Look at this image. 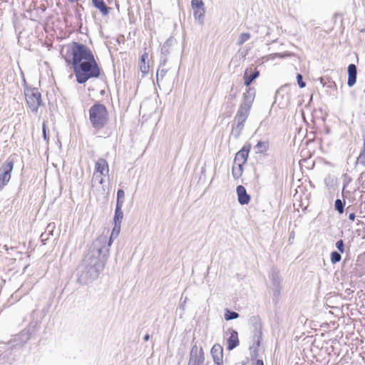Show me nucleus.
<instances>
[{"label": "nucleus", "instance_id": "4c0bfd02", "mask_svg": "<svg viewBox=\"0 0 365 365\" xmlns=\"http://www.w3.org/2000/svg\"><path fill=\"white\" fill-rule=\"evenodd\" d=\"M295 237V233L292 230L289 233V240H288V242H289V244H292L294 239Z\"/></svg>", "mask_w": 365, "mask_h": 365}, {"label": "nucleus", "instance_id": "c9c22d12", "mask_svg": "<svg viewBox=\"0 0 365 365\" xmlns=\"http://www.w3.org/2000/svg\"><path fill=\"white\" fill-rule=\"evenodd\" d=\"M42 130H43V139H44L46 142H48V137L47 133H46V122H43V123Z\"/></svg>", "mask_w": 365, "mask_h": 365}, {"label": "nucleus", "instance_id": "393cba45", "mask_svg": "<svg viewBox=\"0 0 365 365\" xmlns=\"http://www.w3.org/2000/svg\"><path fill=\"white\" fill-rule=\"evenodd\" d=\"M336 179L333 175H328L324 178V184L329 189L334 187L336 185Z\"/></svg>", "mask_w": 365, "mask_h": 365}, {"label": "nucleus", "instance_id": "39448f33", "mask_svg": "<svg viewBox=\"0 0 365 365\" xmlns=\"http://www.w3.org/2000/svg\"><path fill=\"white\" fill-rule=\"evenodd\" d=\"M24 94L26 103L33 113H37L42 105L41 94L36 88H25Z\"/></svg>", "mask_w": 365, "mask_h": 365}, {"label": "nucleus", "instance_id": "423d86ee", "mask_svg": "<svg viewBox=\"0 0 365 365\" xmlns=\"http://www.w3.org/2000/svg\"><path fill=\"white\" fill-rule=\"evenodd\" d=\"M14 165V160L11 156L9 157L0 168V190H1L10 181L11 171Z\"/></svg>", "mask_w": 365, "mask_h": 365}, {"label": "nucleus", "instance_id": "7c9ffc66", "mask_svg": "<svg viewBox=\"0 0 365 365\" xmlns=\"http://www.w3.org/2000/svg\"><path fill=\"white\" fill-rule=\"evenodd\" d=\"M357 163L362 165H365V138L364 140V148L357 158Z\"/></svg>", "mask_w": 365, "mask_h": 365}, {"label": "nucleus", "instance_id": "6ab92c4d", "mask_svg": "<svg viewBox=\"0 0 365 365\" xmlns=\"http://www.w3.org/2000/svg\"><path fill=\"white\" fill-rule=\"evenodd\" d=\"M149 55L145 52L140 58V70L143 76L146 75L149 72Z\"/></svg>", "mask_w": 365, "mask_h": 365}, {"label": "nucleus", "instance_id": "58836bf2", "mask_svg": "<svg viewBox=\"0 0 365 365\" xmlns=\"http://www.w3.org/2000/svg\"><path fill=\"white\" fill-rule=\"evenodd\" d=\"M253 365H264V362L262 359H257L256 361L253 364Z\"/></svg>", "mask_w": 365, "mask_h": 365}, {"label": "nucleus", "instance_id": "cd10ccee", "mask_svg": "<svg viewBox=\"0 0 365 365\" xmlns=\"http://www.w3.org/2000/svg\"><path fill=\"white\" fill-rule=\"evenodd\" d=\"M344 205L345 202L340 199H336L334 202L335 210L339 212V213L341 214L344 211Z\"/></svg>", "mask_w": 365, "mask_h": 365}, {"label": "nucleus", "instance_id": "72a5a7b5", "mask_svg": "<svg viewBox=\"0 0 365 365\" xmlns=\"http://www.w3.org/2000/svg\"><path fill=\"white\" fill-rule=\"evenodd\" d=\"M336 247L339 250V252H344V243L342 240H339L336 242Z\"/></svg>", "mask_w": 365, "mask_h": 365}, {"label": "nucleus", "instance_id": "0eeeda50", "mask_svg": "<svg viewBox=\"0 0 365 365\" xmlns=\"http://www.w3.org/2000/svg\"><path fill=\"white\" fill-rule=\"evenodd\" d=\"M205 360L202 348L198 349L194 345L190 351L188 365H202Z\"/></svg>", "mask_w": 365, "mask_h": 365}, {"label": "nucleus", "instance_id": "37998d69", "mask_svg": "<svg viewBox=\"0 0 365 365\" xmlns=\"http://www.w3.org/2000/svg\"><path fill=\"white\" fill-rule=\"evenodd\" d=\"M257 345L259 346V340L258 339L257 341Z\"/></svg>", "mask_w": 365, "mask_h": 365}, {"label": "nucleus", "instance_id": "e433bc0d", "mask_svg": "<svg viewBox=\"0 0 365 365\" xmlns=\"http://www.w3.org/2000/svg\"><path fill=\"white\" fill-rule=\"evenodd\" d=\"M168 56L161 55L160 66H164L168 61Z\"/></svg>", "mask_w": 365, "mask_h": 365}, {"label": "nucleus", "instance_id": "6e6552de", "mask_svg": "<svg viewBox=\"0 0 365 365\" xmlns=\"http://www.w3.org/2000/svg\"><path fill=\"white\" fill-rule=\"evenodd\" d=\"M122 207L123 206H120V205H116L115 206V215H114V218H113V220H114V222H115V226H114V227L113 229L111 235L110 237V239L111 238V241L112 242H113V237L115 232L116 236H117L118 235L119 232H120V224H121L122 219H123V210H122Z\"/></svg>", "mask_w": 365, "mask_h": 365}, {"label": "nucleus", "instance_id": "f704fd0d", "mask_svg": "<svg viewBox=\"0 0 365 365\" xmlns=\"http://www.w3.org/2000/svg\"><path fill=\"white\" fill-rule=\"evenodd\" d=\"M297 81L299 88H303L306 86V83L303 81L302 76L299 73L297 75Z\"/></svg>", "mask_w": 365, "mask_h": 365}, {"label": "nucleus", "instance_id": "5701e85b", "mask_svg": "<svg viewBox=\"0 0 365 365\" xmlns=\"http://www.w3.org/2000/svg\"><path fill=\"white\" fill-rule=\"evenodd\" d=\"M243 165H235L232 166V173L235 179H238L242 175Z\"/></svg>", "mask_w": 365, "mask_h": 365}, {"label": "nucleus", "instance_id": "f8f14e48", "mask_svg": "<svg viewBox=\"0 0 365 365\" xmlns=\"http://www.w3.org/2000/svg\"><path fill=\"white\" fill-rule=\"evenodd\" d=\"M236 190L239 203L242 205H247L250 201V196L247 194L245 187L238 185Z\"/></svg>", "mask_w": 365, "mask_h": 365}, {"label": "nucleus", "instance_id": "4468645a", "mask_svg": "<svg viewBox=\"0 0 365 365\" xmlns=\"http://www.w3.org/2000/svg\"><path fill=\"white\" fill-rule=\"evenodd\" d=\"M229 332L230 334V336L227 339V349L232 350L236 348L239 345V339H238V333L237 331L230 329Z\"/></svg>", "mask_w": 365, "mask_h": 365}, {"label": "nucleus", "instance_id": "f257e3e1", "mask_svg": "<svg viewBox=\"0 0 365 365\" xmlns=\"http://www.w3.org/2000/svg\"><path fill=\"white\" fill-rule=\"evenodd\" d=\"M111 245V238L108 240L105 235L93 242L77 269L80 284H89L98 277L104 269Z\"/></svg>", "mask_w": 365, "mask_h": 365}, {"label": "nucleus", "instance_id": "ea45409f", "mask_svg": "<svg viewBox=\"0 0 365 365\" xmlns=\"http://www.w3.org/2000/svg\"><path fill=\"white\" fill-rule=\"evenodd\" d=\"M356 215L354 212H351L349 215V219L351 221H354L355 220Z\"/></svg>", "mask_w": 365, "mask_h": 365}, {"label": "nucleus", "instance_id": "9d476101", "mask_svg": "<svg viewBox=\"0 0 365 365\" xmlns=\"http://www.w3.org/2000/svg\"><path fill=\"white\" fill-rule=\"evenodd\" d=\"M191 6L193 9V15L196 19L200 20L205 16V4L202 0H192Z\"/></svg>", "mask_w": 365, "mask_h": 365}, {"label": "nucleus", "instance_id": "f03ea898", "mask_svg": "<svg viewBox=\"0 0 365 365\" xmlns=\"http://www.w3.org/2000/svg\"><path fill=\"white\" fill-rule=\"evenodd\" d=\"M69 48L72 58L69 60L66 58V61L72 64L78 83L83 84L88 80L101 76V69L91 50L87 46L73 41Z\"/></svg>", "mask_w": 365, "mask_h": 365}, {"label": "nucleus", "instance_id": "f3484780", "mask_svg": "<svg viewBox=\"0 0 365 365\" xmlns=\"http://www.w3.org/2000/svg\"><path fill=\"white\" fill-rule=\"evenodd\" d=\"M259 76V71L257 68L253 71L252 68L250 71L247 69L244 74L245 85L248 87Z\"/></svg>", "mask_w": 365, "mask_h": 365}, {"label": "nucleus", "instance_id": "79ce46f5", "mask_svg": "<svg viewBox=\"0 0 365 365\" xmlns=\"http://www.w3.org/2000/svg\"><path fill=\"white\" fill-rule=\"evenodd\" d=\"M320 82H321V83L323 85V86H325V83H326L324 81V78H320Z\"/></svg>", "mask_w": 365, "mask_h": 365}, {"label": "nucleus", "instance_id": "b1692460", "mask_svg": "<svg viewBox=\"0 0 365 365\" xmlns=\"http://www.w3.org/2000/svg\"><path fill=\"white\" fill-rule=\"evenodd\" d=\"M106 175L99 174V173H93L92 178V186L93 187L96 183L100 185H103L105 182L103 176Z\"/></svg>", "mask_w": 365, "mask_h": 365}, {"label": "nucleus", "instance_id": "473e14b6", "mask_svg": "<svg viewBox=\"0 0 365 365\" xmlns=\"http://www.w3.org/2000/svg\"><path fill=\"white\" fill-rule=\"evenodd\" d=\"M167 73V70L164 68H160V67L158 69L156 73V81L158 83L160 78L163 79Z\"/></svg>", "mask_w": 365, "mask_h": 365}, {"label": "nucleus", "instance_id": "c756f323", "mask_svg": "<svg viewBox=\"0 0 365 365\" xmlns=\"http://www.w3.org/2000/svg\"><path fill=\"white\" fill-rule=\"evenodd\" d=\"M341 259V254L336 251H333L331 253V262L332 264H336Z\"/></svg>", "mask_w": 365, "mask_h": 365}, {"label": "nucleus", "instance_id": "a19ab883", "mask_svg": "<svg viewBox=\"0 0 365 365\" xmlns=\"http://www.w3.org/2000/svg\"><path fill=\"white\" fill-rule=\"evenodd\" d=\"M150 339V335L148 334H146L144 337H143V340L145 341H148V340Z\"/></svg>", "mask_w": 365, "mask_h": 365}, {"label": "nucleus", "instance_id": "c85d7f7f", "mask_svg": "<svg viewBox=\"0 0 365 365\" xmlns=\"http://www.w3.org/2000/svg\"><path fill=\"white\" fill-rule=\"evenodd\" d=\"M125 200V192L123 190H118L117 192L116 205L123 206Z\"/></svg>", "mask_w": 365, "mask_h": 365}, {"label": "nucleus", "instance_id": "a211bd4d", "mask_svg": "<svg viewBox=\"0 0 365 365\" xmlns=\"http://www.w3.org/2000/svg\"><path fill=\"white\" fill-rule=\"evenodd\" d=\"M92 4L103 16H106L110 13V8L106 4L103 0H92Z\"/></svg>", "mask_w": 365, "mask_h": 365}, {"label": "nucleus", "instance_id": "412c9836", "mask_svg": "<svg viewBox=\"0 0 365 365\" xmlns=\"http://www.w3.org/2000/svg\"><path fill=\"white\" fill-rule=\"evenodd\" d=\"M270 279L272 280L273 286L274 287V293L279 294L281 284V279L279 276V274L277 272H273L270 274Z\"/></svg>", "mask_w": 365, "mask_h": 365}, {"label": "nucleus", "instance_id": "4be33fe9", "mask_svg": "<svg viewBox=\"0 0 365 365\" xmlns=\"http://www.w3.org/2000/svg\"><path fill=\"white\" fill-rule=\"evenodd\" d=\"M269 146V144L268 141L259 140L255 146V153L257 154H264L268 150Z\"/></svg>", "mask_w": 365, "mask_h": 365}, {"label": "nucleus", "instance_id": "ddd939ff", "mask_svg": "<svg viewBox=\"0 0 365 365\" xmlns=\"http://www.w3.org/2000/svg\"><path fill=\"white\" fill-rule=\"evenodd\" d=\"M348 81L347 85L349 88L354 86L356 81L357 68L356 65L351 63L348 66Z\"/></svg>", "mask_w": 365, "mask_h": 365}, {"label": "nucleus", "instance_id": "dca6fc26", "mask_svg": "<svg viewBox=\"0 0 365 365\" xmlns=\"http://www.w3.org/2000/svg\"><path fill=\"white\" fill-rule=\"evenodd\" d=\"M109 168L107 161L103 158H99L95 163V171L93 173L106 175L108 173Z\"/></svg>", "mask_w": 365, "mask_h": 365}, {"label": "nucleus", "instance_id": "2eb2a0df", "mask_svg": "<svg viewBox=\"0 0 365 365\" xmlns=\"http://www.w3.org/2000/svg\"><path fill=\"white\" fill-rule=\"evenodd\" d=\"M255 98V89L254 88H248L243 94V101L241 104L252 108V103Z\"/></svg>", "mask_w": 365, "mask_h": 365}, {"label": "nucleus", "instance_id": "9b49d317", "mask_svg": "<svg viewBox=\"0 0 365 365\" xmlns=\"http://www.w3.org/2000/svg\"><path fill=\"white\" fill-rule=\"evenodd\" d=\"M210 354L215 364L223 365V348L219 344H215L211 349Z\"/></svg>", "mask_w": 365, "mask_h": 365}, {"label": "nucleus", "instance_id": "a878e982", "mask_svg": "<svg viewBox=\"0 0 365 365\" xmlns=\"http://www.w3.org/2000/svg\"><path fill=\"white\" fill-rule=\"evenodd\" d=\"M225 319L227 321L235 319L239 317V314L234 311H230L229 309H226L225 312Z\"/></svg>", "mask_w": 365, "mask_h": 365}, {"label": "nucleus", "instance_id": "aec40b11", "mask_svg": "<svg viewBox=\"0 0 365 365\" xmlns=\"http://www.w3.org/2000/svg\"><path fill=\"white\" fill-rule=\"evenodd\" d=\"M55 228H56V225L54 222L49 223L47 225L45 232L41 234V239L44 245H45L44 242L48 240L49 236L53 235V232H54Z\"/></svg>", "mask_w": 365, "mask_h": 365}, {"label": "nucleus", "instance_id": "20e7f679", "mask_svg": "<svg viewBox=\"0 0 365 365\" xmlns=\"http://www.w3.org/2000/svg\"><path fill=\"white\" fill-rule=\"evenodd\" d=\"M250 110V107L240 104L232 124L231 135L235 139H238L241 135Z\"/></svg>", "mask_w": 365, "mask_h": 365}, {"label": "nucleus", "instance_id": "1a4fd4ad", "mask_svg": "<svg viewBox=\"0 0 365 365\" xmlns=\"http://www.w3.org/2000/svg\"><path fill=\"white\" fill-rule=\"evenodd\" d=\"M250 148V144L245 145L242 148L236 153L234 159V164L241 165L245 164L248 158Z\"/></svg>", "mask_w": 365, "mask_h": 365}, {"label": "nucleus", "instance_id": "7ed1b4c3", "mask_svg": "<svg viewBox=\"0 0 365 365\" xmlns=\"http://www.w3.org/2000/svg\"><path fill=\"white\" fill-rule=\"evenodd\" d=\"M108 112L105 105L96 103L89 109V120L94 129H103L108 122Z\"/></svg>", "mask_w": 365, "mask_h": 365}, {"label": "nucleus", "instance_id": "2f4dec72", "mask_svg": "<svg viewBox=\"0 0 365 365\" xmlns=\"http://www.w3.org/2000/svg\"><path fill=\"white\" fill-rule=\"evenodd\" d=\"M250 38V34L248 33H242L239 38L238 45H242L245 41L249 40Z\"/></svg>", "mask_w": 365, "mask_h": 365}, {"label": "nucleus", "instance_id": "bb28decb", "mask_svg": "<svg viewBox=\"0 0 365 365\" xmlns=\"http://www.w3.org/2000/svg\"><path fill=\"white\" fill-rule=\"evenodd\" d=\"M173 40L168 39L162 46L161 55L168 56L169 54V48L172 44Z\"/></svg>", "mask_w": 365, "mask_h": 365}]
</instances>
